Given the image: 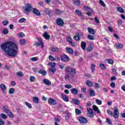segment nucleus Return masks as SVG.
Returning a JSON list of instances; mask_svg holds the SVG:
<instances>
[{"label":"nucleus","instance_id":"obj_1","mask_svg":"<svg viewBox=\"0 0 125 125\" xmlns=\"http://www.w3.org/2000/svg\"><path fill=\"white\" fill-rule=\"evenodd\" d=\"M0 47L4 55L11 57H15L18 52V46L11 42H7L2 43Z\"/></svg>","mask_w":125,"mask_h":125},{"label":"nucleus","instance_id":"obj_2","mask_svg":"<svg viewBox=\"0 0 125 125\" xmlns=\"http://www.w3.org/2000/svg\"><path fill=\"white\" fill-rule=\"evenodd\" d=\"M65 73L66 75L64 77L65 80H72L76 76V69L68 66L65 67Z\"/></svg>","mask_w":125,"mask_h":125},{"label":"nucleus","instance_id":"obj_3","mask_svg":"<svg viewBox=\"0 0 125 125\" xmlns=\"http://www.w3.org/2000/svg\"><path fill=\"white\" fill-rule=\"evenodd\" d=\"M120 116V112H119V109L117 107H114L113 108V115L114 119H118Z\"/></svg>","mask_w":125,"mask_h":125},{"label":"nucleus","instance_id":"obj_4","mask_svg":"<svg viewBox=\"0 0 125 125\" xmlns=\"http://www.w3.org/2000/svg\"><path fill=\"white\" fill-rule=\"evenodd\" d=\"M32 6L30 4H27L25 5V7L24 10V13H28V12H30L32 10Z\"/></svg>","mask_w":125,"mask_h":125},{"label":"nucleus","instance_id":"obj_5","mask_svg":"<svg viewBox=\"0 0 125 125\" xmlns=\"http://www.w3.org/2000/svg\"><path fill=\"white\" fill-rule=\"evenodd\" d=\"M87 111L88 113L87 114V117L88 118H93L94 117V114H93V110L92 109V108H87Z\"/></svg>","mask_w":125,"mask_h":125},{"label":"nucleus","instance_id":"obj_6","mask_svg":"<svg viewBox=\"0 0 125 125\" xmlns=\"http://www.w3.org/2000/svg\"><path fill=\"white\" fill-rule=\"evenodd\" d=\"M69 57L64 54L61 56V60L62 62H69Z\"/></svg>","mask_w":125,"mask_h":125},{"label":"nucleus","instance_id":"obj_7","mask_svg":"<svg viewBox=\"0 0 125 125\" xmlns=\"http://www.w3.org/2000/svg\"><path fill=\"white\" fill-rule=\"evenodd\" d=\"M56 23L57 25L60 26V27H63V26H64V21H63V20L61 18H58L57 20Z\"/></svg>","mask_w":125,"mask_h":125},{"label":"nucleus","instance_id":"obj_8","mask_svg":"<svg viewBox=\"0 0 125 125\" xmlns=\"http://www.w3.org/2000/svg\"><path fill=\"white\" fill-rule=\"evenodd\" d=\"M48 103L50 105H56V104H57V102L56 100L51 98L48 99Z\"/></svg>","mask_w":125,"mask_h":125},{"label":"nucleus","instance_id":"obj_9","mask_svg":"<svg viewBox=\"0 0 125 125\" xmlns=\"http://www.w3.org/2000/svg\"><path fill=\"white\" fill-rule=\"evenodd\" d=\"M79 121L81 124H86L87 123V119L83 117H80Z\"/></svg>","mask_w":125,"mask_h":125},{"label":"nucleus","instance_id":"obj_10","mask_svg":"<svg viewBox=\"0 0 125 125\" xmlns=\"http://www.w3.org/2000/svg\"><path fill=\"white\" fill-rule=\"evenodd\" d=\"M32 12L34 13V14L37 15V16H41L42 15L41 12L39 11V10L37 9L36 8H34L32 9Z\"/></svg>","mask_w":125,"mask_h":125},{"label":"nucleus","instance_id":"obj_11","mask_svg":"<svg viewBox=\"0 0 125 125\" xmlns=\"http://www.w3.org/2000/svg\"><path fill=\"white\" fill-rule=\"evenodd\" d=\"M43 83L46 85H51V82L49 81L47 79H44L43 80Z\"/></svg>","mask_w":125,"mask_h":125},{"label":"nucleus","instance_id":"obj_12","mask_svg":"<svg viewBox=\"0 0 125 125\" xmlns=\"http://www.w3.org/2000/svg\"><path fill=\"white\" fill-rule=\"evenodd\" d=\"M42 36L45 40H49L50 39V35L47 32H44Z\"/></svg>","mask_w":125,"mask_h":125},{"label":"nucleus","instance_id":"obj_13","mask_svg":"<svg viewBox=\"0 0 125 125\" xmlns=\"http://www.w3.org/2000/svg\"><path fill=\"white\" fill-rule=\"evenodd\" d=\"M87 30L89 34H90L91 35H94L95 34V30H94L93 28H91L90 27H88Z\"/></svg>","mask_w":125,"mask_h":125},{"label":"nucleus","instance_id":"obj_14","mask_svg":"<svg viewBox=\"0 0 125 125\" xmlns=\"http://www.w3.org/2000/svg\"><path fill=\"white\" fill-rule=\"evenodd\" d=\"M114 46L117 49H122V48L124 47V45H123L122 43L115 44Z\"/></svg>","mask_w":125,"mask_h":125},{"label":"nucleus","instance_id":"obj_15","mask_svg":"<svg viewBox=\"0 0 125 125\" xmlns=\"http://www.w3.org/2000/svg\"><path fill=\"white\" fill-rule=\"evenodd\" d=\"M62 97L65 102H69V97L64 94H62Z\"/></svg>","mask_w":125,"mask_h":125},{"label":"nucleus","instance_id":"obj_16","mask_svg":"<svg viewBox=\"0 0 125 125\" xmlns=\"http://www.w3.org/2000/svg\"><path fill=\"white\" fill-rule=\"evenodd\" d=\"M0 88H1V90L3 91V94H5V89H6V86L4 85V84H0Z\"/></svg>","mask_w":125,"mask_h":125},{"label":"nucleus","instance_id":"obj_17","mask_svg":"<svg viewBox=\"0 0 125 125\" xmlns=\"http://www.w3.org/2000/svg\"><path fill=\"white\" fill-rule=\"evenodd\" d=\"M93 110H94L95 112H97L98 114H100V110H99V109L95 104L93 105Z\"/></svg>","mask_w":125,"mask_h":125},{"label":"nucleus","instance_id":"obj_18","mask_svg":"<svg viewBox=\"0 0 125 125\" xmlns=\"http://www.w3.org/2000/svg\"><path fill=\"white\" fill-rule=\"evenodd\" d=\"M89 95L91 97H93V96H95V92L94 91V90H92V89H90Z\"/></svg>","mask_w":125,"mask_h":125},{"label":"nucleus","instance_id":"obj_19","mask_svg":"<svg viewBox=\"0 0 125 125\" xmlns=\"http://www.w3.org/2000/svg\"><path fill=\"white\" fill-rule=\"evenodd\" d=\"M116 9L118 12H120V13H125V10L122 7H117Z\"/></svg>","mask_w":125,"mask_h":125},{"label":"nucleus","instance_id":"obj_20","mask_svg":"<svg viewBox=\"0 0 125 125\" xmlns=\"http://www.w3.org/2000/svg\"><path fill=\"white\" fill-rule=\"evenodd\" d=\"M81 47L83 50H85V48L86 47V43L84 42H82Z\"/></svg>","mask_w":125,"mask_h":125},{"label":"nucleus","instance_id":"obj_21","mask_svg":"<svg viewBox=\"0 0 125 125\" xmlns=\"http://www.w3.org/2000/svg\"><path fill=\"white\" fill-rule=\"evenodd\" d=\"M71 93H72V94H75V95H76V94H78V93H79V91H78V90L75 88L71 89Z\"/></svg>","mask_w":125,"mask_h":125},{"label":"nucleus","instance_id":"obj_22","mask_svg":"<svg viewBox=\"0 0 125 125\" xmlns=\"http://www.w3.org/2000/svg\"><path fill=\"white\" fill-rule=\"evenodd\" d=\"M39 74H42L43 76H45L46 75V71L42 70V69H40L38 71Z\"/></svg>","mask_w":125,"mask_h":125},{"label":"nucleus","instance_id":"obj_23","mask_svg":"<svg viewBox=\"0 0 125 125\" xmlns=\"http://www.w3.org/2000/svg\"><path fill=\"white\" fill-rule=\"evenodd\" d=\"M6 114H7L8 116H9L10 118H11L12 119H13V118H14V115H13V113L11 112V111L9 110L7 112H6Z\"/></svg>","mask_w":125,"mask_h":125},{"label":"nucleus","instance_id":"obj_24","mask_svg":"<svg viewBox=\"0 0 125 125\" xmlns=\"http://www.w3.org/2000/svg\"><path fill=\"white\" fill-rule=\"evenodd\" d=\"M73 3L75 5L79 6L81 4V0H74Z\"/></svg>","mask_w":125,"mask_h":125},{"label":"nucleus","instance_id":"obj_25","mask_svg":"<svg viewBox=\"0 0 125 125\" xmlns=\"http://www.w3.org/2000/svg\"><path fill=\"white\" fill-rule=\"evenodd\" d=\"M66 50L67 52H68L69 53H70V54H73V53H74V50H72V48H68L67 47L66 48Z\"/></svg>","mask_w":125,"mask_h":125},{"label":"nucleus","instance_id":"obj_26","mask_svg":"<svg viewBox=\"0 0 125 125\" xmlns=\"http://www.w3.org/2000/svg\"><path fill=\"white\" fill-rule=\"evenodd\" d=\"M75 13L77 15H78V16H83V13H82V12L80 11V10H76Z\"/></svg>","mask_w":125,"mask_h":125},{"label":"nucleus","instance_id":"obj_27","mask_svg":"<svg viewBox=\"0 0 125 125\" xmlns=\"http://www.w3.org/2000/svg\"><path fill=\"white\" fill-rule=\"evenodd\" d=\"M86 85H87V86H92V85H93V83H92V82L91 81H87L86 82Z\"/></svg>","mask_w":125,"mask_h":125},{"label":"nucleus","instance_id":"obj_28","mask_svg":"<svg viewBox=\"0 0 125 125\" xmlns=\"http://www.w3.org/2000/svg\"><path fill=\"white\" fill-rule=\"evenodd\" d=\"M72 102L75 103L76 105H80V101L77 99H72Z\"/></svg>","mask_w":125,"mask_h":125},{"label":"nucleus","instance_id":"obj_29","mask_svg":"<svg viewBox=\"0 0 125 125\" xmlns=\"http://www.w3.org/2000/svg\"><path fill=\"white\" fill-rule=\"evenodd\" d=\"M87 39H88V40H90V41H93L95 40V39H94V37L90 34L87 35Z\"/></svg>","mask_w":125,"mask_h":125},{"label":"nucleus","instance_id":"obj_30","mask_svg":"<svg viewBox=\"0 0 125 125\" xmlns=\"http://www.w3.org/2000/svg\"><path fill=\"white\" fill-rule=\"evenodd\" d=\"M3 110H4L5 113H7L9 111L7 105H4V106H3Z\"/></svg>","mask_w":125,"mask_h":125},{"label":"nucleus","instance_id":"obj_31","mask_svg":"<svg viewBox=\"0 0 125 125\" xmlns=\"http://www.w3.org/2000/svg\"><path fill=\"white\" fill-rule=\"evenodd\" d=\"M48 65H50L51 68H55L56 66V63L55 62H49Z\"/></svg>","mask_w":125,"mask_h":125},{"label":"nucleus","instance_id":"obj_32","mask_svg":"<svg viewBox=\"0 0 125 125\" xmlns=\"http://www.w3.org/2000/svg\"><path fill=\"white\" fill-rule=\"evenodd\" d=\"M33 102L36 104L39 103V98H38L37 97H33Z\"/></svg>","mask_w":125,"mask_h":125},{"label":"nucleus","instance_id":"obj_33","mask_svg":"<svg viewBox=\"0 0 125 125\" xmlns=\"http://www.w3.org/2000/svg\"><path fill=\"white\" fill-rule=\"evenodd\" d=\"M49 72H52L53 74H54L55 72V71H56V68L55 67H51L49 69Z\"/></svg>","mask_w":125,"mask_h":125},{"label":"nucleus","instance_id":"obj_34","mask_svg":"<svg viewBox=\"0 0 125 125\" xmlns=\"http://www.w3.org/2000/svg\"><path fill=\"white\" fill-rule=\"evenodd\" d=\"M17 76H18V77H19L20 78H21L22 77H23V75L21 71H19L17 72Z\"/></svg>","mask_w":125,"mask_h":125},{"label":"nucleus","instance_id":"obj_35","mask_svg":"<svg viewBox=\"0 0 125 125\" xmlns=\"http://www.w3.org/2000/svg\"><path fill=\"white\" fill-rule=\"evenodd\" d=\"M99 3H100V4H101V5H102V6H103L104 7H105L106 6V4L104 2V1H103V0H100Z\"/></svg>","mask_w":125,"mask_h":125},{"label":"nucleus","instance_id":"obj_36","mask_svg":"<svg viewBox=\"0 0 125 125\" xmlns=\"http://www.w3.org/2000/svg\"><path fill=\"white\" fill-rule=\"evenodd\" d=\"M73 39L74 40H75V41H80L81 40V38L80 37V36L77 35L74 36L73 37Z\"/></svg>","mask_w":125,"mask_h":125},{"label":"nucleus","instance_id":"obj_37","mask_svg":"<svg viewBox=\"0 0 125 125\" xmlns=\"http://www.w3.org/2000/svg\"><path fill=\"white\" fill-rule=\"evenodd\" d=\"M2 24L3 26H7L8 25V21L7 20H5L2 21Z\"/></svg>","mask_w":125,"mask_h":125},{"label":"nucleus","instance_id":"obj_38","mask_svg":"<svg viewBox=\"0 0 125 125\" xmlns=\"http://www.w3.org/2000/svg\"><path fill=\"white\" fill-rule=\"evenodd\" d=\"M0 116L1 118H2V119H7V116H6V115L4 114V113H1Z\"/></svg>","mask_w":125,"mask_h":125},{"label":"nucleus","instance_id":"obj_39","mask_svg":"<svg viewBox=\"0 0 125 125\" xmlns=\"http://www.w3.org/2000/svg\"><path fill=\"white\" fill-rule=\"evenodd\" d=\"M92 49H93V48L92 47V46H91V45H89L88 47L87 48V50L89 52H90V51H92Z\"/></svg>","mask_w":125,"mask_h":125},{"label":"nucleus","instance_id":"obj_40","mask_svg":"<svg viewBox=\"0 0 125 125\" xmlns=\"http://www.w3.org/2000/svg\"><path fill=\"white\" fill-rule=\"evenodd\" d=\"M14 91H15V89L13 88H11L9 89V93H10L11 94L14 93Z\"/></svg>","mask_w":125,"mask_h":125},{"label":"nucleus","instance_id":"obj_41","mask_svg":"<svg viewBox=\"0 0 125 125\" xmlns=\"http://www.w3.org/2000/svg\"><path fill=\"white\" fill-rule=\"evenodd\" d=\"M49 59L51 61H55V60H56V59H55L53 56L51 55L49 56Z\"/></svg>","mask_w":125,"mask_h":125},{"label":"nucleus","instance_id":"obj_42","mask_svg":"<svg viewBox=\"0 0 125 125\" xmlns=\"http://www.w3.org/2000/svg\"><path fill=\"white\" fill-rule=\"evenodd\" d=\"M44 12L46 14H48V15H49V14H50V13H51L50 10H49V9H47V8H45L44 9Z\"/></svg>","mask_w":125,"mask_h":125},{"label":"nucleus","instance_id":"obj_43","mask_svg":"<svg viewBox=\"0 0 125 125\" xmlns=\"http://www.w3.org/2000/svg\"><path fill=\"white\" fill-rule=\"evenodd\" d=\"M96 102L97 104H98V105H101V104H102V101L98 99H96Z\"/></svg>","mask_w":125,"mask_h":125},{"label":"nucleus","instance_id":"obj_44","mask_svg":"<svg viewBox=\"0 0 125 125\" xmlns=\"http://www.w3.org/2000/svg\"><path fill=\"white\" fill-rule=\"evenodd\" d=\"M75 112L76 115H80L82 113V111H81L80 109L78 108L75 109Z\"/></svg>","mask_w":125,"mask_h":125},{"label":"nucleus","instance_id":"obj_45","mask_svg":"<svg viewBox=\"0 0 125 125\" xmlns=\"http://www.w3.org/2000/svg\"><path fill=\"white\" fill-rule=\"evenodd\" d=\"M91 70L92 72H94V70H95V64H92L91 65Z\"/></svg>","mask_w":125,"mask_h":125},{"label":"nucleus","instance_id":"obj_46","mask_svg":"<svg viewBox=\"0 0 125 125\" xmlns=\"http://www.w3.org/2000/svg\"><path fill=\"white\" fill-rule=\"evenodd\" d=\"M106 122L108 124V125H112V122L111 121V119L108 118H106Z\"/></svg>","mask_w":125,"mask_h":125},{"label":"nucleus","instance_id":"obj_47","mask_svg":"<svg viewBox=\"0 0 125 125\" xmlns=\"http://www.w3.org/2000/svg\"><path fill=\"white\" fill-rule=\"evenodd\" d=\"M26 42V40L25 39H22L20 40V43L21 45H23V44H25Z\"/></svg>","mask_w":125,"mask_h":125},{"label":"nucleus","instance_id":"obj_48","mask_svg":"<svg viewBox=\"0 0 125 125\" xmlns=\"http://www.w3.org/2000/svg\"><path fill=\"white\" fill-rule=\"evenodd\" d=\"M18 37L20 38H23V37H25V34L23 33V32H21L18 34Z\"/></svg>","mask_w":125,"mask_h":125},{"label":"nucleus","instance_id":"obj_49","mask_svg":"<svg viewBox=\"0 0 125 125\" xmlns=\"http://www.w3.org/2000/svg\"><path fill=\"white\" fill-rule=\"evenodd\" d=\"M35 80H36V78H35V77L33 76H31L29 77V80L31 82H33L35 81Z\"/></svg>","mask_w":125,"mask_h":125},{"label":"nucleus","instance_id":"obj_50","mask_svg":"<svg viewBox=\"0 0 125 125\" xmlns=\"http://www.w3.org/2000/svg\"><path fill=\"white\" fill-rule=\"evenodd\" d=\"M107 113L109 116H113V112H112V111H110V109L107 110Z\"/></svg>","mask_w":125,"mask_h":125},{"label":"nucleus","instance_id":"obj_51","mask_svg":"<svg viewBox=\"0 0 125 125\" xmlns=\"http://www.w3.org/2000/svg\"><path fill=\"white\" fill-rule=\"evenodd\" d=\"M55 12L57 14H61V13H63V11H60V10L56 9L55 10Z\"/></svg>","mask_w":125,"mask_h":125},{"label":"nucleus","instance_id":"obj_52","mask_svg":"<svg viewBox=\"0 0 125 125\" xmlns=\"http://www.w3.org/2000/svg\"><path fill=\"white\" fill-rule=\"evenodd\" d=\"M25 21H26V19L22 18L19 21V23H23V22H25Z\"/></svg>","mask_w":125,"mask_h":125},{"label":"nucleus","instance_id":"obj_53","mask_svg":"<svg viewBox=\"0 0 125 125\" xmlns=\"http://www.w3.org/2000/svg\"><path fill=\"white\" fill-rule=\"evenodd\" d=\"M25 104L27 106V107L28 108H29L30 109H31L32 108V105H31V104H30L29 103H27V102H25Z\"/></svg>","mask_w":125,"mask_h":125},{"label":"nucleus","instance_id":"obj_54","mask_svg":"<svg viewBox=\"0 0 125 125\" xmlns=\"http://www.w3.org/2000/svg\"><path fill=\"white\" fill-rule=\"evenodd\" d=\"M3 33L4 34V35H7V34H8V30H7V29H6V28H4L3 30Z\"/></svg>","mask_w":125,"mask_h":125},{"label":"nucleus","instance_id":"obj_55","mask_svg":"<svg viewBox=\"0 0 125 125\" xmlns=\"http://www.w3.org/2000/svg\"><path fill=\"white\" fill-rule=\"evenodd\" d=\"M107 62L108 64H111L112 65H113V63H114V61H113V60L112 59H109L107 60Z\"/></svg>","mask_w":125,"mask_h":125},{"label":"nucleus","instance_id":"obj_56","mask_svg":"<svg viewBox=\"0 0 125 125\" xmlns=\"http://www.w3.org/2000/svg\"><path fill=\"white\" fill-rule=\"evenodd\" d=\"M94 87H95V88H99L100 85L98 83H95Z\"/></svg>","mask_w":125,"mask_h":125},{"label":"nucleus","instance_id":"obj_57","mask_svg":"<svg viewBox=\"0 0 125 125\" xmlns=\"http://www.w3.org/2000/svg\"><path fill=\"white\" fill-rule=\"evenodd\" d=\"M100 66L102 69H106V66L104 64H100Z\"/></svg>","mask_w":125,"mask_h":125},{"label":"nucleus","instance_id":"obj_58","mask_svg":"<svg viewBox=\"0 0 125 125\" xmlns=\"http://www.w3.org/2000/svg\"><path fill=\"white\" fill-rule=\"evenodd\" d=\"M65 88H68V89H70V88H72V86L71 85H69V84H66L64 85Z\"/></svg>","mask_w":125,"mask_h":125},{"label":"nucleus","instance_id":"obj_59","mask_svg":"<svg viewBox=\"0 0 125 125\" xmlns=\"http://www.w3.org/2000/svg\"><path fill=\"white\" fill-rule=\"evenodd\" d=\"M111 71L113 72V74H117V69L115 68H112Z\"/></svg>","mask_w":125,"mask_h":125},{"label":"nucleus","instance_id":"obj_60","mask_svg":"<svg viewBox=\"0 0 125 125\" xmlns=\"http://www.w3.org/2000/svg\"><path fill=\"white\" fill-rule=\"evenodd\" d=\"M66 40H67V42H69V43H70V42L73 41V40H72V38H71V37H67L66 38Z\"/></svg>","mask_w":125,"mask_h":125},{"label":"nucleus","instance_id":"obj_61","mask_svg":"<svg viewBox=\"0 0 125 125\" xmlns=\"http://www.w3.org/2000/svg\"><path fill=\"white\" fill-rule=\"evenodd\" d=\"M51 50H52V51H53V52H55V51H58V48H55V47H53L51 49Z\"/></svg>","mask_w":125,"mask_h":125},{"label":"nucleus","instance_id":"obj_62","mask_svg":"<svg viewBox=\"0 0 125 125\" xmlns=\"http://www.w3.org/2000/svg\"><path fill=\"white\" fill-rule=\"evenodd\" d=\"M0 124H1V125H4V124H5V122H4V121H3V120L0 118Z\"/></svg>","mask_w":125,"mask_h":125},{"label":"nucleus","instance_id":"obj_63","mask_svg":"<svg viewBox=\"0 0 125 125\" xmlns=\"http://www.w3.org/2000/svg\"><path fill=\"white\" fill-rule=\"evenodd\" d=\"M118 25H122V24H123V21L120 19L118 20Z\"/></svg>","mask_w":125,"mask_h":125},{"label":"nucleus","instance_id":"obj_64","mask_svg":"<svg viewBox=\"0 0 125 125\" xmlns=\"http://www.w3.org/2000/svg\"><path fill=\"white\" fill-rule=\"evenodd\" d=\"M31 61L35 62V61H37L38 60V59L36 57H33L31 58Z\"/></svg>","mask_w":125,"mask_h":125}]
</instances>
